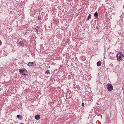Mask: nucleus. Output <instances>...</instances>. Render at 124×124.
I'll use <instances>...</instances> for the list:
<instances>
[{"mask_svg":"<svg viewBox=\"0 0 124 124\" xmlns=\"http://www.w3.org/2000/svg\"><path fill=\"white\" fill-rule=\"evenodd\" d=\"M106 86L107 87V89L109 91H111L113 89V86L110 84L107 85Z\"/></svg>","mask_w":124,"mask_h":124,"instance_id":"1","label":"nucleus"},{"mask_svg":"<svg viewBox=\"0 0 124 124\" xmlns=\"http://www.w3.org/2000/svg\"><path fill=\"white\" fill-rule=\"evenodd\" d=\"M119 54H118L116 55L117 59L118 60L120 61V60H123L124 59V56H120L119 55Z\"/></svg>","mask_w":124,"mask_h":124,"instance_id":"2","label":"nucleus"},{"mask_svg":"<svg viewBox=\"0 0 124 124\" xmlns=\"http://www.w3.org/2000/svg\"><path fill=\"white\" fill-rule=\"evenodd\" d=\"M24 44V41H20L18 43V44L20 46H23Z\"/></svg>","mask_w":124,"mask_h":124,"instance_id":"3","label":"nucleus"},{"mask_svg":"<svg viewBox=\"0 0 124 124\" xmlns=\"http://www.w3.org/2000/svg\"><path fill=\"white\" fill-rule=\"evenodd\" d=\"M35 117L37 120H38L40 118V116L39 115H36L35 116Z\"/></svg>","mask_w":124,"mask_h":124,"instance_id":"4","label":"nucleus"},{"mask_svg":"<svg viewBox=\"0 0 124 124\" xmlns=\"http://www.w3.org/2000/svg\"><path fill=\"white\" fill-rule=\"evenodd\" d=\"M33 62H29L28 64H27V65L28 66H32V65L33 66H34L35 65V64H33Z\"/></svg>","mask_w":124,"mask_h":124,"instance_id":"5","label":"nucleus"},{"mask_svg":"<svg viewBox=\"0 0 124 124\" xmlns=\"http://www.w3.org/2000/svg\"><path fill=\"white\" fill-rule=\"evenodd\" d=\"M18 118H19V119L20 120L22 119L23 118V117L22 116H20L19 115H17L16 116Z\"/></svg>","mask_w":124,"mask_h":124,"instance_id":"6","label":"nucleus"},{"mask_svg":"<svg viewBox=\"0 0 124 124\" xmlns=\"http://www.w3.org/2000/svg\"><path fill=\"white\" fill-rule=\"evenodd\" d=\"M101 62L100 61L98 62L97 63V65L98 66H100L101 65Z\"/></svg>","mask_w":124,"mask_h":124,"instance_id":"7","label":"nucleus"},{"mask_svg":"<svg viewBox=\"0 0 124 124\" xmlns=\"http://www.w3.org/2000/svg\"><path fill=\"white\" fill-rule=\"evenodd\" d=\"M19 71L20 72V73H21L22 75H23L25 74V73L24 72L21 71V69H19Z\"/></svg>","mask_w":124,"mask_h":124,"instance_id":"8","label":"nucleus"},{"mask_svg":"<svg viewBox=\"0 0 124 124\" xmlns=\"http://www.w3.org/2000/svg\"><path fill=\"white\" fill-rule=\"evenodd\" d=\"M94 16L96 18H97L98 17V14L97 12H96L94 13Z\"/></svg>","mask_w":124,"mask_h":124,"instance_id":"9","label":"nucleus"},{"mask_svg":"<svg viewBox=\"0 0 124 124\" xmlns=\"http://www.w3.org/2000/svg\"><path fill=\"white\" fill-rule=\"evenodd\" d=\"M91 15L90 14H89L88 17L87 19V20L88 21L89 20L90 18L91 17Z\"/></svg>","mask_w":124,"mask_h":124,"instance_id":"10","label":"nucleus"},{"mask_svg":"<svg viewBox=\"0 0 124 124\" xmlns=\"http://www.w3.org/2000/svg\"><path fill=\"white\" fill-rule=\"evenodd\" d=\"M39 29V28L38 27H36L35 29V30L37 31H37Z\"/></svg>","mask_w":124,"mask_h":124,"instance_id":"11","label":"nucleus"},{"mask_svg":"<svg viewBox=\"0 0 124 124\" xmlns=\"http://www.w3.org/2000/svg\"><path fill=\"white\" fill-rule=\"evenodd\" d=\"M118 54H119V55H120V56H124L123 55V54L122 53H118Z\"/></svg>","mask_w":124,"mask_h":124,"instance_id":"12","label":"nucleus"},{"mask_svg":"<svg viewBox=\"0 0 124 124\" xmlns=\"http://www.w3.org/2000/svg\"><path fill=\"white\" fill-rule=\"evenodd\" d=\"M38 19L39 20H41V17L40 16H39L38 17Z\"/></svg>","mask_w":124,"mask_h":124,"instance_id":"13","label":"nucleus"},{"mask_svg":"<svg viewBox=\"0 0 124 124\" xmlns=\"http://www.w3.org/2000/svg\"><path fill=\"white\" fill-rule=\"evenodd\" d=\"M21 70L22 71L24 72L25 71V70H26L25 69H21Z\"/></svg>","mask_w":124,"mask_h":124,"instance_id":"14","label":"nucleus"},{"mask_svg":"<svg viewBox=\"0 0 124 124\" xmlns=\"http://www.w3.org/2000/svg\"><path fill=\"white\" fill-rule=\"evenodd\" d=\"M46 73L47 74H48V73H49V70H46Z\"/></svg>","mask_w":124,"mask_h":124,"instance_id":"15","label":"nucleus"},{"mask_svg":"<svg viewBox=\"0 0 124 124\" xmlns=\"http://www.w3.org/2000/svg\"><path fill=\"white\" fill-rule=\"evenodd\" d=\"M82 105L83 107L84 106V103H82Z\"/></svg>","mask_w":124,"mask_h":124,"instance_id":"16","label":"nucleus"},{"mask_svg":"<svg viewBox=\"0 0 124 124\" xmlns=\"http://www.w3.org/2000/svg\"><path fill=\"white\" fill-rule=\"evenodd\" d=\"M1 42L0 41V45H1Z\"/></svg>","mask_w":124,"mask_h":124,"instance_id":"17","label":"nucleus"},{"mask_svg":"<svg viewBox=\"0 0 124 124\" xmlns=\"http://www.w3.org/2000/svg\"><path fill=\"white\" fill-rule=\"evenodd\" d=\"M23 123H21L20 124H23Z\"/></svg>","mask_w":124,"mask_h":124,"instance_id":"18","label":"nucleus"}]
</instances>
